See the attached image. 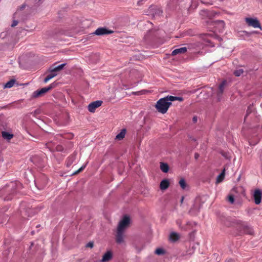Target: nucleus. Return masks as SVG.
I'll list each match as a JSON object with an SVG mask.
<instances>
[{
	"label": "nucleus",
	"mask_w": 262,
	"mask_h": 262,
	"mask_svg": "<svg viewBox=\"0 0 262 262\" xmlns=\"http://www.w3.org/2000/svg\"><path fill=\"white\" fill-rule=\"evenodd\" d=\"M183 100V99L182 97L168 96L160 99L157 102L155 107L158 112L164 114L167 112L169 107L171 105L172 101L176 100L182 101Z\"/></svg>",
	"instance_id": "nucleus-1"
},
{
	"label": "nucleus",
	"mask_w": 262,
	"mask_h": 262,
	"mask_svg": "<svg viewBox=\"0 0 262 262\" xmlns=\"http://www.w3.org/2000/svg\"><path fill=\"white\" fill-rule=\"evenodd\" d=\"M54 87V84L52 83L48 87L43 88L41 89L40 90H36L33 93V94L32 95V98H36L40 97L43 96L45 93L48 92L49 91L51 90Z\"/></svg>",
	"instance_id": "nucleus-2"
},
{
	"label": "nucleus",
	"mask_w": 262,
	"mask_h": 262,
	"mask_svg": "<svg viewBox=\"0 0 262 262\" xmlns=\"http://www.w3.org/2000/svg\"><path fill=\"white\" fill-rule=\"evenodd\" d=\"M130 223V219L127 216H124L123 219L120 221L117 230L122 231L124 232L125 230L127 228Z\"/></svg>",
	"instance_id": "nucleus-3"
},
{
	"label": "nucleus",
	"mask_w": 262,
	"mask_h": 262,
	"mask_svg": "<svg viewBox=\"0 0 262 262\" xmlns=\"http://www.w3.org/2000/svg\"><path fill=\"white\" fill-rule=\"evenodd\" d=\"M242 190V187H234L231 191L230 194L227 197L228 201L231 204H233L235 203V200L238 198V195H234V192H237L238 190Z\"/></svg>",
	"instance_id": "nucleus-4"
},
{
	"label": "nucleus",
	"mask_w": 262,
	"mask_h": 262,
	"mask_svg": "<svg viewBox=\"0 0 262 262\" xmlns=\"http://www.w3.org/2000/svg\"><path fill=\"white\" fill-rule=\"evenodd\" d=\"M65 66L66 63L60 64L57 67H54L53 65L49 68L48 71L49 72H52L53 74H55V77L58 75V73L63 69Z\"/></svg>",
	"instance_id": "nucleus-5"
},
{
	"label": "nucleus",
	"mask_w": 262,
	"mask_h": 262,
	"mask_svg": "<svg viewBox=\"0 0 262 262\" xmlns=\"http://www.w3.org/2000/svg\"><path fill=\"white\" fill-rule=\"evenodd\" d=\"M102 101L101 100H97L91 103L88 105V110L91 113H94L96 109L101 105Z\"/></svg>",
	"instance_id": "nucleus-6"
},
{
	"label": "nucleus",
	"mask_w": 262,
	"mask_h": 262,
	"mask_svg": "<svg viewBox=\"0 0 262 262\" xmlns=\"http://www.w3.org/2000/svg\"><path fill=\"white\" fill-rule=\"evenodd\" d=\"M245 20L249 26L255 28H260V25L258 20L255 18H246Z\"/></svg>",
	"instance_id": "nucleus-7"
},
{
	"label": "nucleus",
	"mask_w": 262,
	"mask_h": 262,
	"mask_svg": "<svg viewBox=\"0 0 262 262\" xmlns=\"http://www.w3.org/2000/svg\"><path fill=\"white\" fill-rule=\"evenodd\" d=\"M124 232H122V231H119L117 230V233L116 235V241L118 244H122L124 243L125 240V235L124 234Z\"/></svg>",
	"instance_id": "nucleus-8"
},
{
	"label": "nucleus",
	"mask_w": 262,
	"mask_h": 262,
	"mask_svg": "<svg viewBox=\"0 0 262 262\" xmlns=\"http://www.w3.org/2000/svg\"><path fill=\"white\" fill-rule=\"evenodd\" d=\"M113 32V31L108 30L105 28H99L95 31V32L93 34L96 35H103L105 34H111Z\"/></svg>",
	"instance_id": "nucleus-9"
},
{
	"label": "nucleus",
	"mask_w": 262,
	"mask_h": 262,
	"mask_svg": "<svg viewBox=\"0 0 262 262\" xmlns=\"http://www.w3.org/2000/svg\"><path fill=\"white\" fill-rule=\"evenodd\" d=\"M113 258V252L110 251H107L102 256V259L99 262H108Z\"/></svg>",
	"instance_id": "nucleus-10"
},
{
	"label": "nucleus",
	"mask_w": 262,
	"mask_h": 262,
	"mask_svg": "<svg viewBox=\"0 0 262 262\" xmlns=\"http://www.w3.org/2000/svg\"><path fill=\"white\" fill-rule=\"evenodd\" d=\"M262 193L259 189H256L253 194L254 202L256 204H259L261 202Z\"/></svg>",
	"instance_id": "nucleus-11"
},
{
	"label": "nucleus",
	"mask_w": 262,
	"mask_h": 262,
	"mask_svg": "<svg viewBox=\"0 0 262 262\" xmlns=\"http://www.w3.org/2000/svg\"><path fill=\"white\" fill-rule=\"evenodd\" d=\"M226 84V81H224L222 82V83L219 85V89L217 91V98L219 100L220 99V96L223 93L224 90L225 89V87Z\"/></svg>",
	"instance_id": "nucleus-12"
},
{
	"label": "nucleus",
	"mask_w": 262,
	"mask_h": 262,
	"mask_svg": "<svg viewBox=\"0 0 262 262\" xmlns=\"http://www.w3.org/2000/svg\"><path fill=\"white\" fill-rule=\"evenodd\" d=\"M169 181L167 179L163 180L160 184V188L161 190H164L167 189L169 186Z\"/></svg>",
	"instance_id": "nucleus-13"
},
{
	"label": "nucleus",
	"mask_w": 262,
	"mask_h": 262,
	"mask_svg": "<svg viewBox=\"0 0 262 262\" xmlns=\"http://www.w3.org/2000/svg\"><path fill=\"white\" fill-rule=\"evenodd\" d=\"M187 51L186 47H182L179 49L174 50L172 52V55H176L179 54H184Z\"/></svg>",
	"instance_id": "nucleus-14"
},
{
	"label": "nucleus",
	"mask_w": 262,
	"mask_h": 262,
	"mask_svg": "<svg viewBox=\"0 0 262 262\" xmlns=\"http://www.w3.org/2000/svg\"><path fill=\"white\" fill-rule=\"evenodd\" d=\"M126 134V129H122L121 132L116 136V140H121L123 139Z\"/></svg>",
	"instance_id": "nucleus-15"
},
{
	"label": "nucleus",
	"mask_w": 262,
	"mask_h": 262,
	"mask_svg": "<svg viewBox=\"0 0 262 262\" xmlns=\"http://www.w3.org/2000/svg\"><path fill=\"white\" fill-rule=\"evenodd\" d=\"M180 237V235L176 232H171L169 235V238L172 242L178 240Z\"/></svg>",
	"instance_id": "nucleus-16"
},
{
	"label": "nucleus",
	"mask_w": 262,
	"mask_h": 262,
	"mask_svg": "<svg viewBox=\"0 0 262 262\" xmlns=\"http://www.w3.org/2000/svg\"><path fill=\"white\" fill-rule=\"evenodd\" d=\"M160 169L163 172H167L169 170V166L166 163H161Z\"/></svg>",
	"instance_id": "nucleus-17"
},
{
	"label": "nucleus",
	"mask_w": 262,
	"mask_h": 262,
	"mask_svg": "<svg viewBox=\"0 0 262 262\" xmlns=\"http://www.w3.org/2000/svg\"><path fill=\"white\" fill-rule=\"evenodd\" d=\"M179 185L183 189H186L188 187V185L184 179L182 178L179 181Z\"/></svg>",
	"instance_id": "nucleus-18"
},
{
	"label": "nucleus",
	"mask_w": 262,
	"mask_h": 262,
	"mask_svg": "<svg viewBox=\"0 0 262 262\" xmlns=\"http://www.w3.org/2000/svg\"><path fill=\"white\" fill-rule=\"evenodd\" d=\"M2 137L8 140H10L12 139L13 137V135L12 134H11L8 132H3L2 133Z\"/></svg>",
	"instance_id": "nucleus-19"
},
{
	"label": "nucleus",
	"mask_w": 262,
	"mask_h": 262,
	"mask_svg": "<svg viewBox=\"0 0 262 262\" xmlns=\"http://www.w3.org/2000/svg\"><path fill=\"white\" fill-rule=\"evenodd\" d=\"M225 178V169L223 170L222 172L217 176L216 178V183H221Z\"/></svg>",
	"instance_id": "nucleus-20"
},
{
	"label": "nucleus",
	"mask_w": 262,
	"mask_h": 262,
	"mask_svg": "<svg viewBox=\"0 0 262 262\" xmlns=\"http://www.w3.org/2000/svg\"><path fill=\"white\" fill-rule=\"evenodd\" d=\"M54 77H55V74H52V72H50V74H49L44 79V82L47 83L48 81Z\"/></svg>",
	"instance_id": "nucleus-21"
},
{
	"label": "nucleus",
	"mask_w": 262,
	"mask_h": 262,
	"mask_svg": "<svg viewBox=\"0 0 262 262\" xmlns=\"http://www.w3.org/2000/svg\"><path fill=\"white\" fill-rule=\"evenodd\" d=\"M14 83H15V80H11L8 82H7L5 85V88H10L11 87H12L14 84Z\"/></svg>",
	"instance_id": "nucleus-22"
},
{
	"label": "nucleus",
	"mask_w": 262,
	"mask_h": 262,
	"mask_svg": "<svg viewBox=\"0 0 262 262\" xmlns=\"http://www.w3.org/2000/svg\"><path fill=\"white\" fill-rule=\"evenodd\" d=\"M234 195H238V198L239 197H240V196L241 195H243V196H245V191H244V188L242 187V190H238L237 192H234Z\"/></svg>",
	"instance_id": "nucleus-23"
},
{
	"label": "nucleus",
	"mask_w": 262,
	"mask_h": 262,
	"mask_svg": "<svg viewBox=\"0 0 262 262\" xmlns=\"http://www.w3.org/2000/svg\"><path fill=\"white\" fill-rule=\"evenodd\" d=\"M200 14L203 17H205V16L210 17V15L209 14V12L205 10H202L201 11V12H200Z\"/></svg>",
	"instance_id": "nucleus-24"
},
{
	"label": "nucleus",
	"mask_w": 262,
	"mask_h": 262,
	"mask_svg": "<svg viewBox=\"0 0 262 262\" xmlns=\"http://www.w3.org/2000/svg\"><path fill=\"white\" fill-rule=\"evenodd\" d=\"M244 72V71L243 69H238V70H235L234 72V74L235 76H239L240 75H241Z\"/></svg>",
	"instance_id": "nucleus-25"
},
{
	"label": "nucleus",
	"mask_w": 262,
	"mask_h": 262,
	"mask_svg": "<svg viewBox=\"0 0 262 262\" xmlns=\"http://www.w3.org/2000/svg\"><path fill=\"white\" fill-rule=\"evenodd\" d=\"M155 253L157 255H161L164 253V251L162 248H158L155 250Z\"/></svg>",
	"instance_id": "nucleus-26"
},
{
	"label": "nucleus",
	"mask_w": 262,
	"mask_h": 262,
	"mask_svg": "<svg viewBox=\"0 0 262 262\" xmlns=\"http://www.w3.org/2000/svg\"><path fill=\"white\" fill-rule=\"evenodd\" d=\"M73 161H74V158L73 157L70 158L68 160V161L67 162V166H70L72 164V163H73Z\"/></svg>",
	"instance_id": "nucleus-27"
},
{
	"label": "nucleus",
	"mask_w": 262,
	"mask_h": 262,
	"mask_svg": "<svg viewBox=\"0 0 262 262\" xmlns=\"http://www.w3.org/2000/svg\"><path fill=\"white\" fill-rule=\"evenodd\" d=\"M85 167V165H83V166H81L78 170H77L76 171H75L74 173V174H77L79 172H81V171H82L84 169Z\"/></svg>",
	"instance_id": "nucleus-28"
},
{
	"label": "nucleus",
	"mask_w": 262,
	"mask_h": 262,
	"mask_svg": "<svg viewBox=\"0 0 262 262\" xmlns=\"http://www.w3.org/2000/svg\"><path fill=\"white\" fill-rule=\"evenodd\" d=\"M94 246V243L93 242H89L87 244L86 247L89 248H93Z\"/></svg>",
	"instance_id": "nucleus-29"
},
{
	"label": "nucleus",
	"mask_w": 262,
	"mask_h": 262,
	"mask_svg": "<svg viewBox=\"0 0 262 262\" xmlns=\"http://www.w3.org/2000/svg\"><path fill=\"white\" fill-rule=\"evenodd\" d=\"M18 24V21L17 20H14L13 23L12 24V27H15Z\"/></svg>",
	"instance_id": "nucleus-30"
},
{
	"label": "nucleus",
	"mask_w": 262,
	"mask_h": 262,
	"mask_svg": "<svg viewBox=\"0 0 262 262\" xmlns=\"http://www.w3.org/2000/svg\"><path fill=\"white\" fill-rule=\"evenodd\" d=\"M198 119L196 117H194L192 119V121L194 123H196L197 122Z\"/></svg>",
	"instance_id": "nucleus-31"
},
{
	"label": "nucleus",
	"mask_w": 262,
	"mask_h": 262,
	"mask_svg": "<svg viewBox=\"0 0 262 262\" xmlns=\"http://www.w3.org/2000/svg\"><path fill=\"white\" fill-rule=\"evenodd\" d=\"M162 13V11L160 9L158 10L157 14L160 15Z\"/></svg>",
	"instance_id": "nucleus-32"
},
{
	"label": "nucleus",
	"mask_w": 262,
	"mask_h": 262,
	"mask_svg": "<svg viewBox=\"0 0 262 262\" xmlns=\"http://www.w3.org/2000/svg\"><path fill=\"white\" fill-rule=\"evenodd\" d=\"M198 157H199V155H198V154H196L195 155V159H197V158H198Z\"/></svg>",
	"instance_id": "nucleus-33"
},
{
	"label": "nucleus",
	"mask_w": 262,
	"mask_h": 262,
	"mask_svg": "<svg viewBox=\"0 0 262 262\" xmlns=\"http://www.w3.org/2000/svg\"><path fill=\"white\" fill-rule=\"evenodd\" d=\"M5 200H10V199H11V198H10L8 197V198H5Z\"/></svg>",
	"instance_id": "nucleus-34"
},
{
	"label": "nucleus",
	"mask_w": 262,
	"mask_h": 262,
	"mask_svg": "<svg viewBox=\"0 0 262 262\" xmlns=\"http://www.w3.org/2000/svg\"><path fill=\"white\" fill-rule=\"evenodd\" d=\"M183 200H184V197H182L181 199V203H183Z\"/></svg>",
	"instance_id": "nucleus-35"
},
{
	"label": "nucleus",
	"mask_w": 262,
	"mask_h": 262,
	"mask_svg": "<svg viewBox=\"0 0 262 262\" xmlns=\"http://www.w3.org/2000/svg\"><path fill=\"white\" fill-rule=\"evenodd\" d=\"M258 2L262 3V0H257Z\"/></svg>",
	"instance_id": "nucleus-36"
},
{
	"label": "nucleus",
	"mask_w": 262,
	"mask_h": 262,
	"mask_svg": "<svg viewBox=\"0 0 262 262\" xmlns=\"http://www.w3.org/2000/svg\"><path fill=\"white\" fill-rule=\"evenodd\" d=\"M252 233H253V231H252V230H251V231L250 232V233H250V234H252Z\"/></svg>",
	"instance_id": "nucleus-37"
},
{
	"label": "nucleus",
	"mask_w": 262,
	"mask_h": 262,
	"mask_svg": "<svg viewBox=\"0 0 262 262\" xmlns=\"http://www.w3.org/2000/svg\"><path fill=\"white\" fill-rule=\"evenodd\" d=\"M14 185V184L13 183H11V185L12 187Z\"/></svg>",
	"instance_id": "nucleus-38"
},
{
	"label": "nucleus",
	"mask_w": 262,
	"mask_h": 262,
	"mask_svg": "<svg viewBox=\"0 0 262 262\" xmlns=\"http://www.w3.org/2000/svg\"><path fill=\"white\" fill-rule=\"evenodd\" d=\"M141 0H139V2H138V4L139 5L140 4V2Z\"/></svg>",
	"instance_id": "nucleus-39"
},
{
	"label": "nucleus",
	"mask_w": 262,
	"mask_h": 262,
	"mask_svg": "<svg viewBox=\"0 0 262 262\" xmlns=\"http://www.w3.org/2000/svg\"><path fill=\"white\" fill-rule=\"evenodd\" d=\"M3 193V191H1L0 192V194H1V193Z\"/></svg>",
	"instance_id": "nucleus-40"
}]
</instances>
